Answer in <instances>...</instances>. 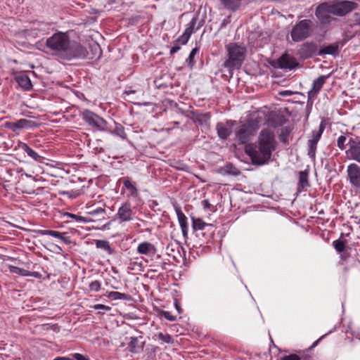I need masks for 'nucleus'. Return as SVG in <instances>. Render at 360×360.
<instances>
[{
	"instance_id": "obj_1",
	"label": "nucleus",
	"mask_w": 360,
	"mask_h": 360,
	"mask_svg": "<svg viewBox=\"0 0 360 360\" xmlns=\"http://www.w3.org/2000/svg\"><path fill=\"white\" fill-rule=\"evenodd\" d=\"M258 141V146H246L245 152L255 164L262 165L271 159V153L275 150L274 134L269 129H264L259 134Z\"/></svg>"
},
{
	"instance_id": "obj_2",
	"label": "nucleus",
	"mask_w": 360,
	"mask_h": 360,
	"mask_svg": "<svg viewBox=\"0 0 360 360\" xmlns=\"http://www.w3.org/2000/svg\"><path fill=\"white\" fill-rule=\"evenodd\" d=\"M225 48L228 59L224 62V66L229 70L240 68L245 58L246 48L236 43H230Z\"/></svg>"
},
{
	"instance_id": "obj_3",
	"label": "nucleus",
	"mask_w": 360,
	"mask_h": 360,
	"mask_svg": "<svg viewBox=\"0 0 360 360\" xmlns=\"http://www.w3.org/2000/svg\"><path fill=\"white\" fill-rule=\"evenodd\" d=\"M70 41L67 32H58L46 39V45L55 54L65 57Z\"/></svg>"
},
{
	"instance_id": "obj_4",
	"label": "nucleus",
	"mask_w": 360,
	"mask_h": 360,
	"mask_svg": "<svg viewBox=\"0 0 360 360\" xmlns=\"http://www.w3.org/2000/svg\"><path fill=\"white\" fill-rule=\"evenodd\" d=\"M311 21L302 20L296 24L291 31V37L294 41H300L307 38L311 32Z\"/></svg>"
},
{
	"instance_id": "obj_5",
	"label": "nucleus",
	"mask_w": 360,
	"mask_h": 360,
	"mask_svg": "<svg viewBox=\"0 0 360 360\" xmlns=\"http://www.w3.org/2000/svg\"><path fill=\"white\" fill-rule=\"evenodd\" d=\"M330 3V13L333 15L342 16L355 10L358 4L350 1H335Z\"/></svg>"
},
{
	"instance_id": "obj_6",
	"label": "nucleus",
	"mask_w": 360,
	"mask_h": 360,
	"mask_svg": "<svg viewBox=\"0 0 360 360\" xmlns=\"http://www.w3.org/2000/svg\"><path fill=\"white\" fill-rule=\"evenodd\" d=\"M82 119L90 126L100 131L105 130L107 127L106 121L92 111L85 110L82 113Z\"/></svg>"
},
{
	"instance_id": "obj_7",
	"label": "nucleus",
	"mask_w": 360,
	"mask_h": 360,
	"mask_svg": "<svg viewBox=\"0 0 360 360\" xmlns=\"http://www.w3.org/2000/svg\"><path fill=\"white\" fill-rule=\"evenodd\" d=\"M257 129L258 127L253 123L242 124L236 131V136L241 143H245L255 134Z\"/></svg>"
},
{
	"instance_id": "obj_8",
	"label": "nucleus",
	"mask_w": 360,
	"mask_h": 360,
	"mask_svg": "<svg viewBox=\"0 0 360 360\" xmlns=\"http://www.w3.org/2000/svg\"><path fill=\"white\" fill-rule=\"evenodd\" d=\"M323 131L324 127L323 124H321L318 130L312 131L311 138L308 141L309 155L311 157H314L315 155L316 145L320 140Z\"/></svg>"
},
{
	"instance_id": "obj_9",
	"label": "nucleus",
	"mask_w": 360,
	"mask_h": 360,
	"mask_svg": "<svg viewBox=\"0 0 360 360\" xmlns=\"http://www.w3.org/2000/svg\"><path fill=\"white\" fill-rule=\"evenodd\" d=\"M86 51L82 45L70 41V49L67 52L65 58L68 59L72 58H86Z\"/></svg>"
},
{
	"instance_id": "obj_10",
	"label": "nucleus",
	"mask_w": 360,
	"mask_h": 360,
	"mask_svg": "<svg viewBox=\"0 0 360 360\" xmlns=\"http://www.w3.org/2000/svg\"><path fill=\"white\" fill-rule=\"evenodd\" d=\"M235 123L236 122L232 120L218 123L216 127L218 136L221 139H226L231 134Z\"/></svg>"
},
{
	"instance_id": "obj_11",
	"label": "nucleus",
	"mask_w": 360,
	"mask_h": 360,
	"mask_svg": "<svg viewBox=\"0 0 360 360\" xmlns=\"http://www.w3.org/2000/svg\"><path fill=\"white\" fill-rule=\"evenodd\" d=\"M117 218L121 221H129L133 219L134 213L129 203H124L118 209Z\"/></svg>"
},
{
	"instance_id": "obj_12",
	"label": "nucleus",
	"mask_w": 360,
	"mask_h": 360,
	"mask_svg": "<svg viewBox=\"0 0 360 360\" xmlns=\"http://www.w3.org/2000/svg\"><path fill=\"white\" fill-rule=\"evenodd\" d=\"M145 341L142 336L131 337L128 343V349L131 353H141L143 350Z\"/></svg>"
},
{
	"instance_id": "obj_13",
	"label": "nucleus",
	"mask_w": 360,
	"mask_h": 360,
	"mask_svg": "<svg viewBox=\"0 0 360 360\" xmlns=\"http://www.w3.org/2000/svg\"><path fill=\"white\" fill-rule=\"evenodd\" d=\"M347 173L350 182L356 186H360V167L356 164H351L347 167Z\"/></svg>"
},
{
	"instance_id": "obj_14",
	"label": "nucleus",
	"mask_w": 360,
	"mask_h": 360,
	"mask_svg": "<svg viewBox=\"0 0 360 360\" xmlns=\"http://www.w3.org/2000/svg\"><path fill=\"white\" fill-rule=\"evenodd\" d=\"M330 3H324L319 5L316 10V16L322 22H326L330 14Z\"/></svg>"
},
{
	"instance_id": "obj_15",
	"label": "nucleus",
	"mask_w": 360,
	"mask_h": 360,
	"mask_svg": "<svg viewBox=\"0 0 360 360\" xmlns=\"http://www.w3.org/2000/svg\"><path fill=\"white\" fill-rule=\"evenodd\" d=\"M50 25L48 23L43 22H34L30 30V35L35 37L39 34H45L49 30Z\"/></svg>"
},
{
	"instance_id": "obj_16",
	"label": "nucleus",
	"mask_w": 360,
	"mask_h": 360,
	"mask_svg": "<svg viewBox=\"0 0 360 360\" xmlns=\"http://www.w3.org/2000/svg\"><path fill=\"white\" fill-rule=\"evenodd\" d=\"M136 251L140 255L152 257L156 253V248L152 243L145 241L139 244Z\"/></svg>"
},
{
	"instance_id": "obj_17",
	"label": "nucleus",
	"mask_w": 360,
	"mask_h": 360,
	"mask_svg": "<svg viewBox=\"0 0 360 360\" xmlns=\"http://www.w3.org/2000/svg\"><path fill=\"white\" fill-rule=\"evenodd\" d=\"M37 233L41 236L48 235V236H51L54 238H57L61 240L65 244H70L71 243L70 238L68 236H66L65 233H60V232H58L56 231L45 230V229L44 230H39L37 231Z\"/></svg>"
},
{
	"instance_id": "obj_18",
	"label": "nucleus",
	"mask_w": 360,
	"mask_h": 360,
	"mask_svg": "<svg viewBox=\"0 0 360 360\" xmlns=\"http://www.w3.org/2000/svg\"><path fill=\"white\" fill-rule=\"evenodd\" d=\"M278 65L283 69H292L297 65V63L292 56L283 55L278 59Z\"/></svg>"
},
{
	"instance_id": "obj_19",
	"label": "nucleus",
	"mask_w": 360,
	"mask_h": 360,
	"mask_svg": "<svg viewBox=\"0 0 360 360\" xmlns=\"http://www.w3.org/2000/svg\"><path fill=\"white\" fill-rule=\"evenodd\" d=\"M195 24V19L193 18L189 23V26L185 30L184 32L177 39L176 43H179L181 45L186 44L191 34L193 33V27Z\"/></svg>"
},
{
	"instance_id": "obj_20",
	"label": "nucleus",
	"mask_w": 360,
	"mask_h": 360,
	"mask_svg": "<svg viewBox=\"0 0 360 360\" xmlns=\"http://www.w3.org/2000/svg\"><path fill=\"white\" fill-rule=\"evenodd\" d=\"M15 79L24 90L28 91L31 89L32 85L29 77L25 73H20L15 77Z\"/></svg>"
},
{
	"instance_id": "obj_21",
	"label": "nucleus",
	"mask_w": 360,
	"mask_h": 360,
	"mask_svg": "<svg viewBox=\"0 0 360 360\" xmlns=\"http://www.w3.org/2000/svg\"><path fill=\"white\" fill-rule=\"evenodd\" d=\"M35 126V124L33 121L26 120V119H20L18 121L11 124V129L13 131H15L19 129H29L32 128Z\"/></svg>"
},
{
	"instance_id": "obj_22",
	"label": "nucleus",
	"mask_w": 360,
	"mask_h": 360,
	"mask_svg": "<svg viewBox=\"0 0 360 360\" xmlns=\"http://www.w3.org/2000/svg\"><path fill=\"white\" fill-rule=\"evenodd\" d=\"M328 77V76H320L316 79H315L313 82V87L311 91H309V96H315L319 90L322 88L323 84L326 82V79Z\"/></svg>"
},
{
	"instance_id": "obj_23",
	"label": "nucleus",
	"mask_w": 360,
	"mask_h": 360,
	"mask_svg": "<svg viewBox=\"0 0 360 360\" xmlns=\"http://www.w3.org/2000/svg\"><path fill=\"white\" fill-rule=\"evenodd\" d=\"M347 155L350 159L360 163V141L350 146Z\"/></svg>"
},
{
	"instance_id": "obj_24",
	"label": "nucleus",
	"mask_w": 360,
	"mask_h": 360,
	"mask_svg": "<svg viewBox=\"0 0 360 360\" xmlns=\"http://www.w3.org/2000/svg\"><path fill=\"white\" fill-rule=\"evenodd\" d=\"M20 148L25 152L28 156L37 162H41L42 158L34 150H32L27 144L21 143Z\"/></svg>"
},
{
	"instance_id": "obj_25",
	"label": "nucleus",
	"mask_w": 360,
	"mask_h": 360,
	"mask_svg": "<svg viewBox=\"0 0 360 360\" xmlns=\"http://www.w3.org/2000/svg\"><path fill=\"white\" fill-rule=\"evenodd\" d=\"M176 214L181 230L183 233H185L187 231L188 229L187 217L180 210H178L176 211Z\"/></svg>"
},
{
	"instance_id": "obj_26",
	"label": "nucleus",
	"mask_w": 360,
	"mask_h": 360,
	"mask_svg": "<svg viewBox=\"0 0 360 360\" xmlns=\"http://www.w3.org/2000/svg\"><path fill=\"white\" fill-rule=\"evenodd\" d=\"M123 184L124 188L128 191V195L131 196H136L137 195V189L134 184H132L129 179H124L123 180Z\"/></svg>"
},
{
	"instance_id": "obj_27",
	"label": "nucleus",
	"mask_w": 360,
	"mask_h": 360,
	"mask_svg": "<svg viewBox=\"0 0 360 360\" xmlns=\"http://www.w3.org/2000/svg\"><path fill=\"white\" fill-rule=\"evenodd\" d=\"M96 246L97 248H100V249L105 250L109 255H111L113 252V250L110 248L109 243L106 240H96Z\"/></svg>"
},
{
	"instance_id": "obj_28",
	"label": "nucleus",
	"mask_w": 360,
	"mask_h": 360,
	"mask_svg": "<svg viewBox=\"0 0 360 360\" xmlns=\"http://www.w3.org/2000/svg\"><path fill=\"white\" fill-rule=\"evenodd\" d=\"M10 271L13 274H15L22 276H32L34 274L24 269H21L13 266H10Z\"/></svg>"
},
{
	"instance_id": "obj_29",
	"label": "nucleus",
	"mask_w": 360,
	"mask_h": 360,
	"mask_svg": "<svg viewBox=\"0 0 360 360\" xmlns=\"http://www.w3.org/2000/svg\"><path fill=\"white\" fill-rule=\"evenodd\" d=\"M107 297L112 300H127L128 295L117 291H111L108 293Z\"/></svg>"
},
{
	"instance_id": "obj_30",
	"label": "nucleus",
	"mask_w": 360,
	"mask_h": 360,
	"mask_svg": "<svg viewBox=\"0 0 360 360\" xmlns=\"http://www.w3.org/2000/svg\"><path fill=\"white\" fill-rule=\"evenodd\" d=\"M193 228L195 231L203 230L207 224L200 218L192 217Z\"/></svg>"
},
{
	"instance_id": "obj_31",
	"label": "nucleus",
	"mask_w": 360,
	"mask_h": 360,
	"mask_svg": "<svg viewBox=\"0 0 360 360\" xmlns=\"http://www.w3.org/2000/svg\"><path fill=\"white\" fill-rule=\"evenodd\" d=\"M222 4L228 9L235 10L238 8L240 0H220Z\"/></svg>"
},
{
	"instance_id": "obj_32",
	"label": "nucleus",
	"mask_w": 360,
	"mask_h": 360,
	"mask_svg": "<svg viewBox=\"0 0 360 360\" xmlns=\"http://www.w3.org/2000/svg\"><path fill=\"white\" fill-rule=\"evenodd\" d=\"M325 54L335 55L338 53V46L335 45H329L324 47L321 51Z\"/></svg>"
},
{
	"instance_id": "obj_33",
	"label": "nucleus",
	"mask_w": 360,
	"mask_h": 360,
	"mask_svg": "<svg viewBox=\"0 0 360 360\" xmlns=\"http://www.w3.org/2000/svg\"><path fill=\"white\" fill-rule=\"evenodd\" d=\"M333 245L334 248L338 252H342L344 251L345 248V244L343 241L340 240H336L333 242Z\"/></svg>"
},
{
	"instance_id": "obj_34",
	"label": "nucleus",
	"mask_w": 360,
	"mask_h": 360,
	"mask_svg": "<svg viewBox=\"0 0 360 360\" xmlns=\"http://www.w3.org/2000/svg\"><path fill=\"white\" fill-rule=\"evenodd\" d=\"M299 182H300V186L302 188H304L307 186H308L307 174L306 172H300Z\"/></svg>"
},
{
	"instance_id": "obj_35",
	"label": "nucleus",
	"mask_w": 360,
	"mask_h": 360,
	"mask_svg": "<svg viewBox=\"0 0 360 360\" xmlns=\"http://www.w3.org/2000/svg\"><path fill=\"white\" fill-rule=\"evenodd\" d=\"M158 340L162 341L165 343H171L172 342V338L169 334H164L162 333H158L157 335Z\"/></svg>"
},
{
	"instance_id": "obj_36",
	"label": "nucleus",
	"mask_w": 360,
	"mask_h": 360,
	"mask_svg": "<svg viewBox=\"0 0 360 360\" xmlns=\"http://www.w3.org/2000/svg\"><path fill=\"white\" fill-rule=\"evenodd\" d=\"M347 137L345 136H340L337 140V146L338 147L341 149L344 150L346 148V141H347Z\"/></svg>"
},
{
	"instance_id": "obj_37",
	"label": "nucleus",
	"mask_w": 360,
	"mask_h": 360,
	"mask_svg": "<svg viewBox=\"0 0 360 360\" xmlns=\"http://www.w3.org/2000/svg\"><path fill=\"white\" fill-rule=\"evenodd\" d=\"M101 286V284L100 281H94L89 284V290L91 291L98 292L100 290Z\"/></svg>"
},
{
	"instance_id": "obj_38",
	"label": "nucleus",
	"mask_w": 360,
	"mask_h": 360,
	"mask_svg": "<svg viewBox=\"0 0 360 360\" xmlns=\"http://www.w3.org/2000/svg\"><path fill=\"white\" fill-rule=\"evenodd\" d=\"M114 133L121 137L122 139L126 138V134L124 132V128L121 125L116 126Z\"/></svg>"
},
{
	"instance_id": "obj_39",
	"label": "nucleus",
	"mask_w": 360,
	"mask_h": 360,
	"mask_svg": "<svg viewBox=\"0 0 360 360\" xmlns=\"http://www.w3.org/2000/svg\"><path fill=\"white\" fill-rule=\"evenodd\" d=\"M160 314L168 321H174L176 320V317L173 316L169 311H161Z\"/></svg>"
},
{
	"instance_id": "obj_40",
	"label": "nucleus",
	"mask_w": 360,
	"mask_h": 360,
	"mask_svg": "<svg viewBox=\"0 0 360 360\" xmlns=\"http://www.w3.org/2000/svg\"><path fill=\"white\" fill-rule=\"evenodd\" d=\"M92 308L94 309L95 310L103 309L105 311H110L111 309L110 307L102 304H95L92 307Z\"/></svg>"
},
{
	"instance_id": "obj_41",
	"label": "nucleus",
	"mask_w": 360,
	"mask_h": 360,
	"mask_svg": "<svg viewBox=\"0 0 360 360\" xmlns=\"http://www.w3.org/2000/svg\"><path fill=\"white\" fill-rule=\"evenodd\" d=\"M105 212V210L101 208V207H99V208H96V209H94V210H92L91 211L89 212V214L92 215V216H96V215H98L100 214H103Z\"/></svg>"
},
{
	"instance_id": "obj_42",
	"label": "nucleus",
	"mask_w": 360,
	"mask_h": 360,
	"mask_svg": "<svg viewBox=\"0 0 360 360\" xmlns=\"http://www.w3.org/2000/svg\"><path fill=\"white\" fill-rule=\"evenodd\" d=\"M198 49L197 48H194L192 49V51H191L190 54H189V56H188V60L189 61V63L191 64L192 63V61H193V58L195 57V56L196 55V53H198Z\"/></svg>"
},
{
	"instance_id": "obj_43",
	"label": "nucleus",
	"mask_w": 360,
	"mask_h": 360,
	"mask_svg": "<svg viewBox=\"0 0 360 360\" xmlns=\"http://www.w3.org/2000/svg\"><path fill=\"white\" fill-rule=\"evenodd\" d=\"M281 360H300V358L297 354H290L283 356Z\"/></svg>"
},
{
	"instance_id": "obj_44",
	"label": "nucleus",
	"mask_w": 360,
	"mask_h": 360,
	"mask_svg": "<svg viewBox=\"0 0 360 360\" xmlns=\"http://www.w3.org/2000/svg\"><path fill=\"white\" fill-rule=\"evenodd\" d=\"M73 357L76 360H89V359L86 356H84V355H82L81 354H79V353H75L73 354Z\"/></svg>"
},
{
	"instance_id": "obj_45",
	"label": "nucleus",
	"mask_w": 360,
	"mask_h": 360,
	"mask_svg": "<svg viewBox=\"0 0 360 360\" xmlns=\"http://www.w3.org/2000/svg\"><path fill=\"white\" fill-rule=\"evenodd\" d=\"M179 43H176L172 47V49H170V54L171 55H173L175 53H176L179 50H180L181 49V46L180 45L178 44Z\"/></svg>"
},
{
	"instance_id": "obj_46",
	"label": "nucleus",
	"mask_w": 360,
	"mask_h": 360,
	"mask_svg": "<svg viewBox=\"0 0 360 360\" xmlns=\"http://www.w3.org/2000/svg\"><path fill=\"white\" fill-rule=\"evenodd\" d=\"M293 92L291 91H288V90H285V91H281L279 93V94L281 96H291L292 95Z\"/></svg>"
},
{
	"instance_id": "obj_47",
	"label": "nucleus",
	"mask_w": 360,
	"mask_h": 360,
	"mask_svg": "<svg viewBox=\"0 0 360 360\" xmlns=\"http://www.w3.org/2000/svg\"><path fill=\"white\" fill-rule=\"evenodd\" d=\"M332 333V331H329L328 333H326L325 335H322L320 338H319L316 342H314L312 347H315L317 345L318 342L324 337L328 335L329 333Z\"/></svg>"
},
{
	"instance_id": "obj_48",
	"label": "nucleus",
	"mask_w": 360,
	"mask_h": 360,
	"mask_svg": "<svg viewBox=\"0 0 360 360\" xmlns=\"http://www.w3.org/2000/svg\"><path fill=\"white\" fill-rule=\"evenodd\" d=\"M174 305H175V308H176V311H178V313L181 314V309L176 301L175 302Z\"/></svg>"
},
{
	"instance_id": "obj_49",
	"label": "nucleus",
	"mask_w": 360,
	"mask_h": 360,
	"mask_svg": "<svg viewBox=\"0 0 360 360\" xmlns=\"http://www.w3.org/2000/svg\"><path fill=\"white\" fill-rule=\"evenodd\" d=\"M355 17V21L357 24H360V14L356 13L354 15Z\"/></svg>"
},
{
	"instance_id": "obj_50",
	"label": "nucleus",
	"mask_w": 360,
	"mask_h": 360,
	"mask_svg": "<svg viewBox=\"0 0 360 360\" xmlns=\"http://www.w3.org/2000/svg\"><path fill=\"white\" fill-rule=\"evenodd\" d=\"M93 47L94 48V49L96 50V51H98V55H100V53H101V50H100V47H99L98 44H94Z\"/></svg>"
},
{
	"instance_id": "obj_51",
	"label": "nucleus",
	"mask_w": 360,
	"mask_h": 360,
	"mask_svg": "<svg viewBox=\"0 0 360 360\" xmlns=\"http://www.w3.org/2000/svg\"><path fill=\"white\" fill-rule=\"evenodd\" d=\"M53 360H73V359L68 358V357H56Z\"/></svg>"
},
{
	"instance_id": "obj_52",
	"label": "nucleus",
	"mask_w": 360,
	"mask_h": 360,
	"mask_svg": "<svg viewBox=\"0 0 360 360\" xmlns=\"http://www.w3.org/2000/svg\"><path fill=\"white\" fill-rule=\"evenodd\" d=\"M66 215L72 219H77V217L73 214L67 213Z\"/></svg>"
},
{
	"instance_id": "obj_53",
	"label": "nucleus",
	"mask_w": 360,
	"mask_h": 360,
	"mask_svg": "<svg viewBox=\"0 0 360 360\" xmlns=\"http://www.w3.org/2000/svg\"><path fill=\"white\" fill-rule=\"evenodd\" d=\"M202 204L205 207H208L210 206V203L207 200H203Z\"/></svg>"
},
{
	"instance_id": "obj_54",
	"label": "nucleus",
	"mask_w": 360,
	"mask_h": 360,
	"mask_svg": "<svg viewBox=\"0 0 360 360\" xmlns=\"http://www.w3.org/2000/svg\"><path fill=\"white\" fill-rule=\"evenodd\" d=\"M55 249L57 250H61L60 247H59L58 245H55Z\"/></svg>"
},
{
	"instance_id": "obj_55",
	"label": "nucleus",
	"mask_w": 360,
	"mask_h": 360,
	"mask_svg": "<svg viewBox=\"0 0 360 360\" xmlns=\"http://www.w3.org/2000/svg\"><path fill=\"white\" fill-rule=\"evenodd\" d=\"M359 340H360V337L359 338Z\"/></svg>"
}]
</instances>
